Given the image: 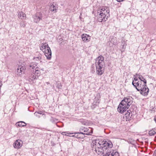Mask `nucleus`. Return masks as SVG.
Returning a JSON list of instances; mask_svg holds the SVG:
<instances>
[{"instance_id": "obj_1", "label": "nucleus", "mask_w": 156, "mask_h": 156, "mask_svg": "<svg viewBox=\"0 0 156 156\" xmlns=\"http://www.w3.org/2000/svg\"><path fill=\"white\" fill-rule=\"evenodd\" d=\"M109 12V8L107 7L99 8L98 12V21H105L110 16Z\"/></svg>"}, {"instance_id": "obj_2", "label": "nucleus", "mask_w": 156, "mask_h": 156, "mask_svg": "<svg viewBox=\"0 0 156 156\" xmlns=\"http://www.w3.org/2000/svg\"><path fill=\"white\" fill-rule=\"evenodd\" d=\"M137 83H135L133 85L137 91H140L141 94L145 96H147L149 92V89L147 86L144 85V83L142 84L141 81L137 82Z\"/></svg>"}, {"instance_id": "obj_3", "label": "nucleus", "mask_w": 156, "mask_h": 156, "mask_svg": "<svg viewBox=\"0 0 156 156\" xmlns=\"http://www.w3.org/2000/svg\"><path fill=\"white\" fill-rule=\"evenodd\" d=\"M40 49L44 53L47 59L50 60L51 57V52L50 47L46 43H43L41 44Z\"/></svg>"}, {"instance_id": "obj_4", "label": "nucleus", "mask_w": 156, "mask_h": 156, "mask_svg": "<svg viewBox=\"0 0 156 156\" xmlns=\"http://www.w3.org/2000/svg\"><path fill=\"white\" fill-rule=\"evenodd\" d=\"M104 58L101 55L98 56L96 59V65L101 66L105 67V64L104 61Z\"/></svg>"}, {"instance_id": "obj_5", "label": "nucleus", "mask_w": 156, "mask_h": 156, "mask_svg": "<svg viewBox=\"0 0 156 156\" xmlns=\"http://www.w3.org/2000/svg\"><path fill=\"white\" fill-rule=\"evenodd\" d=\"M121 102L125 104L126 105L129 107L133 102L132 98V97H124Z\"/></svg>"}, {"instance_id": "obj_6", "label": "nucleus", "mask_w": 156, "mask_h": 156, "mask_svg": "<svg viewBox=\"0 0 156 156\" xmlns=\"http://www.w3.org/2000/svg\"><path fill=\"white\" fill-rule=\"evenodd\" d=\"M42 14L41 12L37 13L33 16V20L36 23H39L40 20H42Z\"/></svg>"}, {"instance_id": "obj_7", "label": "nucleus", "mask_w": 156, "mask_h": 156, "mask_svg": "<svg viewBox=\"0 0 156 156\" xmlns=\"http://www.w3.org/2000/svg\"><path fill=\"white\" fill-rule=\"evenodd\" d=\"M25 69L24 67L19 66L17 70L16 71V73L18 76H21L24 73Z\"/></svg>"}, {"instance_id": "obj_8", "label": "nucleus", "mask_w": 156, "mask_h": 156, "mask_svg": "<svg viewBox=\"0 0 156 156\" xmlns=\"http://www.w3.org/2000/svg\"><path fill=\"white\" fill-rule=\"evenodd\" d=\"M114 150L111 148H105L104 151V152H103L104 156H111L113 153Z\"/></svg>"}, {"instance_id": "obj_9", "label": "nucleus", "mask_w": 156, "mask_h": 156, "mask_svg": "<svg viewBox=\"0 0 156 156\" xmlns=\"http://www.w3.org/2000/svg\"><path fill=\"white\" fill-rule=\"evenodd\" d=\"M38 78L37 76H36L35 73H34V71L33 70V73L30 74L27 80L30 82H33L34 80H36Z\"/></svg>"}, {"instance_id": "obj_10", "label": "nucleus", "mask_w": 156, "mask_h": 156, "mask_svg": "<svg viewBox=\"0 0 156 156\" xmlns=\"http://www.w3.org/2000/svg\"><path fill=\"white\" fill-rule=\"evenodd\" d=\"M101 66L96 65V73L98 75H102L104 71L105 67Z\"/></svg>"}, {"instance_id": "obj_11", "label": "nucleus", "mask_w": 156, "mask_h": 156, "mask_svg": "<svg viewBox=\"0 0 156 156\" xmlns=\"http://www.w3.org/2000/svg\"><path fill=\"white\" fill-rule=\"evenodd\" d=\"M23 142L20 140H16L13 144V146L15 148H20L22 146Z\"/></svg>"}, {"instance_id": "obj_12", "label": "nucleus", "mask_w": 156, "mask_h": 156, "mask_svg": "<svg viewBox=\"0 0 156 156\" xmlns=\"http://www.w3.org/2000/svg\"><path fill=\"white\" fill-rule=\"evenodd\" d=\"M50 9L51 11L54 12H56L57 11L58 5L55 2H53L50 4Z\"/></svg>"}, {"instance_id": "obj_13", "label": "nucleus", "mask_w": 156, "mask_h": 156, "mask_svg": "<svg viewBox=\"0 0 156 156\" xmlns=\"http://www.w3.org/2000/svg\"><path fill=\"white\" fill-rule=\"evenodd\" d=\"M92 148L93 150H94L95 152L96 153L99 154H100L99 153H101L102 151H103V152H104V151L105 150V149L106 148V147H102L101 148V147H98L94 149L93 147H92Z\"/></svg>"}, {"instance_id": "obj_14", "label": "nucleus", "mask_w": 156, "mask_h": 156, "mask_svg": "<svg viewBox=\"0 0 156 156\" xmlns=\"http://www.w3.org/2000/svg\"><path fill=\"white\" fill-rule=\"evenodd\" d=\"M83 41L87 42L90 39V37L86 34H83L81 36Z\"/></svg>"}, {"instance_id": "obj_15", "label": "nucleus", "mask_w": 156, "mask_h": 156, "mask_svg": "<svg viewBox=\"0 0 156 156\" xmlns=\"http://www.w3.org/2000/svg\"><path fill=\"white\" fill-rule=\"evenodd\" d=\"M128 108H126V107H122V106H118L117 109L118 111L120 113H123L124 112H125L126 110Z\"/></svg>"}, {"instance_id": "obj_16", "label": "nucleus", "mask_w": 156, "mask_h": 156, "mask_svg": "<svg viewBox=\"0 0 156 156\" xmlns=\"http://www.w3.org/2000/svg\"><path fill=\"white\" fill-rule=\"evenodd\" d=\"M70 134H74V135H73L72 136L75 137L77 138H80L82 137H83V136H82L80 135V134H83V133L80 132H77V133H70Z\"/></svg>"}, {"instance_id": "obj_17", "label": "nucleus", "mask_w": 156, "mask_h": 156, "mask_svg": "<svg viewBox=\"0 0 156 156\" xmlns=\"http://www.w3.org/2000/svg\"><path fill=\"white\" fill-rule=\"evenodd\" d=\"M104 146L105 147L107 148H111L112 147L113 145L112 143L111 142H105L103 144Z\"/></svg>"}, {"instance_id": "obj_18", "label": "nucleus", "mask_w": 156, "mask_h": 156, "mask_svg": "<svg viewBox=\"0 0 156 156\" xmlns=\"http://www.w3.org/2000/svg\"><path fill=\"white\" fill-rule=\"evenodd\" d=\"M138 78L140 80V81H141V83H142V82H143V83H144V85L145 86H147V81L142 76L139 75L138 76Z\"/></svg>"}, {"instance_id": "obj_19", "label": "nucleus", "mask_w": 156, "mask_h": 156, "mask_svg": "<svg viewBox=\"0 0 156 156\" xmlns=\"http://www.w3.org/2000/svg\"><path fill=\"white\" fill-rule=\"evenodd\" d=\"M26 124L23 121H20L17 122L16 123L17 126L19 127H24L26 126Z\"/></svg>"}, {"instance_id": "obj_20", "label": "nucleus", "mask_w": 156, "mask_h": 156, "mask_svg": "<svg viewBox=\"0 0 156 156\" xmlns=\"http://www.w3.org/2000/svg\"><path fill=\"white\" fill-rule=\"evenodd\" d=\"M132 115V114L129 112L128 111H127V112L125 114V117L128 120L130 119Z\"/></svg>"}, {"instance_id": "obj_21", "label": "nucleus", "mask_w": 156, "mask_h": 156, "mask_svg": "<svg viewBox=\"0 0 156 156\" xmlns=\"http://www.w3.org/2000/svg\"><path fill=\"white\" fill-rule=\"evenodd\" d=\"M100 95L99 94H98L95 98L94 100L96 101L97 103H99L100 99Z\"/></svg>"}, {"instance_id": "obj_22", "label": "nucleus", "mask_w": 156, "mask_h": 156, "mask_svg": "<svg viewBox=\"0 0 156 156\" xmlns=\"http://www.w3.org/2000/svg\"><path fill=\"white\" fill-rule=\"evenodd\" d=\"M34 73H35L36 76H37L38 78V76L40 75V71L39 70V69L37 67H36L35 69V70L34 71Z\"/></svg>"}, {"instance_id": "obj_23", "label": "nucleus", "mask_w": 156, "mask_h": 156, "mask_svg": "<svg viewBox=\"0 0 156 156\" xmlns=\"http://www.w3.org/2000/svg\"><path fill=\"white\" fill-rule=\"evenodd\" d=\"M86 132H87L86 133H83V135H91L92 133H93L92 129V128H91L90 129V130H89L88 131Z\"/></svg>"}, {"instance_id": "obj_24", "label": "nucleus", "mask_w": 156, "mask_h": 156, "mask_svg": "<svg viewBox=\"0 0 156 156\" xmlns=\"http://www.w3.org/2000/svg\"><path fill=\"white\" fill-rule=\"evenodd\" d=\"M36 64L37 63L35 62L31 63L30 66V68H31L33 69L35 67H37L36 66H37V65Z\"/></svg>"}, {"instance_id": "obj_25", "label": "nucleus", "mask_w": 156, "mask_h": 156, "mask_svg": "<svg viewBox=\"0 0 156 156\" xmlns=\"http://www.w3.org/2000/svg\"><path fill=\"white\" fill-rule=\"evenodd\" d=\"M80 131H83V132H86L88 131L89 129H88L87 128L82 127L80 129Z\"/></svg>"}, {"instance_id": "obj_26", "label": "nucleus", "mask_w": 156, "mask_h": 156, "mask_svg": "<svg viewBox=\"0 0 156 156\" xmlns=\"http://www.w3.org/2000/svg\"><path fill=\"white\" fill-rule=\"evenodd\" d=\"M149 134L150 136H153L154 135L155 133V132H154V131L152 129L150 130L149 132Z\"/></svg>"}, {"instance_id": "obj_27", "label": "nucleus", "mask_w": 156, "mask_h": 156, "mask_svg": "<svg viewBox=\"0 0 156 156\" xmlns=\"http://www.w3.org/2000/svg\"><path fill=\"white\" fill-rule=\"evenodd\" d=\"M139 81L138 80L137 78L136 77L134 78V80L133 81L132 84L133 85H134L135 83H137V82H139Z\"/></svg>"}, {"instance_id": "obj_28", "label": "nucleus", "mask_w": 156, "mask_h": 156, "mask_svg": "<svg viewBox=\"0 0 156 156\" xmlns=\"http://www.w3.org/2000/svg\"><path fill=\"white\" fill-rule=\"evenodd\" d=\"M119 154L118 152L115 151H113V153L112 154L111 156H119Z\"/></svg>"}, {"instance_id": "obj_29", "label": "nucleus", "mask_w": 156, "mask_h": 156, "mask_svg": "<svg viewBox=\"0 0 156 156\" xmlns=\"http://www.w3.org/2000/svg\"><path fill=\"white\" fill-rule=\"evenodd\" d=\"M119 106H122V107H126V108H128L129 107L128 106H127V105H125V104H123V103H122V102H121L119 105Z\"/></svg>"}, {"instance_id": "obj_30", "label": "nucleus", "mask_w": 156, "mask_h": 156, "mask_svg": "<svg viewBox=\"0 0 156 156\" xmlns=\"http://www.w3.org/2000/svg\"><path fill=\"white\" fill-rule=\"evenodd\" d=\"M41 58V57L40 56H39L37 57H34L33 59L37 61H38L40 60Z\"/></svg>"}, {"instance_id": "obj_31", "label": "nucleus", "mask_w": 156, "mask_h": 156, "mask_svg": "<svg viewBox=\"0 0 156 156\" xmlns=\"http://www.w3.org/2000/svg\"><path fill=\"white\" fill-rule=\"evenodd\" d=\"M23 12H21L19 13L18 14V18L19 19H22V16L23 15Z\"/></svg>"}, {"instance_id": "obj_32", "label": "nucleus", "mask_w": 156, "mask_h": 156, "mask_svg": "<svg viewBox=\"0 0 156 156\" xmlns=\"http://www.w3.org/2000/svg\"><path fill=\"white\" fill-rule=\"evenodd\" d=\"M34 115L35 116H36L37 117H38V118H40V116L39 115L38 113L37 112H36L34 113Z\"/></svg>"}, {"instance_id": "obj_33", "label": "nucleus", "mask_w": 156, "mask_h": 156, "mask_svg": "<svg viewBox=\"0 0 156 156\" xmlns=\"http://www.w3.org/2000/svg\"><path fill=\"white\" fill-rule=\"evenodd\" d=\"M20 26L21 27H24L25 26V25L24 23H21Z\"/></svg>"}, {"instance_id": "obj_34", "label": "nucleus", "mask_w": 156, "mask_h": 156, "mask_svg": "<svg viewBox=\"0 0 156 156\" xmlns=\"http://www.w3.org/2000/svg\"><path fill=\"white\" fill-rule=\"evenodd\" d=\"M26 16V14L23 12V15L22 16V19H23L24 17H25Z\"/></svg>"}, {"instance_id": "obj_35", "label": "nucleus", "mask_w": 156, "mask_h": 156, "mask_svg": "<svg viewBox=\"0 0 156 156\" xmlns=\"http://www.w3.org/2000/svg\"><path fill=\"white\" fill-rule=\"evenodd\" d=\"M38 113V114H42V115H43L44 114H43V112H42L41 111H39L38 112H37Z\"/></svg>"}, {"instance_id": "obj_36", "label": "nucleus", "mask_w": 156, "mask_h": 156, "mask_svg": "<svg viewBox=\"0 0 156 156\" xmlns=\"http://www.w3.org/2000/svg\"><path fill=\"white\" fill-rule=\"evenodd\" d=\"M154 131V132H155V133H156V127L153 128L152 129Z\"/></svg>"}, {"instance_id": "obj_37", "label": "nucleus", "mask_w": 156, "mask_h": 156, "mask_svg": "<svg viewBox=\"0 0 156 156\" xmlns=\"http://www.w3.org/2000/svg\"><path fill=\"white\" fill-rule=\"evenodd\" d=\"M2 81H0V88H1V87L2 85Z\"/></svg>"}, {"instance_id": "obj_38", "label": "nucleus", "mask_w": 156, "mask_h": 156, "mask_svg": "<svg viewBox=\"0 0 156 156\" xmlns=\"http://www.w3.org/2000/svg\"><path fill=\"white\" fill-rule=\"evenodd\" d=\"M66 133V132H63L62 133V134L63 135H66V134H65V133Z\"/></svg>"}, {"instance_id": "obj_39", "label": "nucleus", "mask_w": 156, "mask_h": 156, "mask_svg": "<svg viewBox=\"0 0 156 156\" xmlns=\"http://www.w3.org/2000/svg\"><path fill=\"white\" fill-rule=\"evenodd\" d=\"M154 120L156 123V116L154 118Z\"/></svg>"}, {"instance_id": "obj_40", "label": "nucleus", "mask_w": 156, "mask_h": 156, "mask_svg": "<svg viewBox=\"0 0 156 156\" xmlns=\"http://www.w3.org/2000/svg\"><path fill=\"white\" fill-rule=\"evenodd\" d=\"M91 107H92V108H95V106H94V105L93 106H92Z\"/></svg>"}, {"instance_id": "obj_41", "label": "nucleus", "mask_w": 156, "mask_h": 156, "mask_svg": "<svg viewBox=\"0 0 156 156\" xmlns=\"http://www.w3.org/2000/svg\"><path fill=\"white\" fill-rule=\"evenodd\" d=\"M155 3H156V0H152Z\"/></svg>"}, {"instance_id": "obj_42", "label": "nucleus", "mask_w": 156, "mask_h": 156, "mask_svg": "<svg viewBox=\"0 0 156 156\" xmlns=\"http://www.w3.org/2000/svg\"><path fill=\"white\" fill-rule=\"evenodd\" d=\"M154 154H156V149L154 151Z\"/></svg>"}, {"instance_id": "obj_43", "label": "nucleus", "mask_w": 156, "mask_h": 156, "mask_svg": "<svg viewBox=\"0 0 156 156\" xmlns=\"http://www.w3.org/2000/svg\"><path fill=\"white\" fill-rule=\"evenodd\" d=\"M46 83L48 84H49V82H46Z\"/></svg>"}, {"instance_id": "obj_44", "label": "nucleus", "mask_w": 156, "mask_h": 156, "mask_svg": "<svg viewBox=\"0 0 156 156\" xmlns=\"http://www.w3.org/2000/svg\"><path fill=\"white\" fill-rule=\"evenodd\" d=\"M95 143H96V142H94V143H93V144H95Z\"/></svg>"}]
</instances>
